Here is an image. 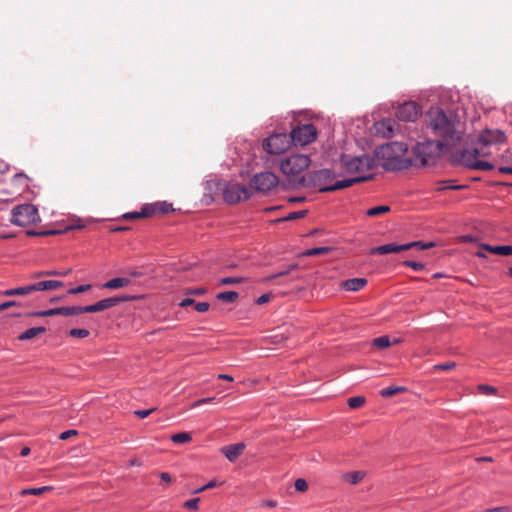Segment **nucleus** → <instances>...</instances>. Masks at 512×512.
Returning a JSON list of instances; mask_svg holds the SVG:
<instances>
[{"label": "nucleus", "mask_w": 512, "mask_h": 512, "mask_svg": "<svg viewBox=\"0 0 512 512\" xmlns=\"http://www.w3.org/2000/svg\"><path fill=\"white\" fill-rule=\"evenodd\" d=\"M507 137L500 129H485L478 136L477 143L480 147L465 149L460 156V163L464 166L482 171H490L494 165L482 160L481 158L490 156L491 152L488 150L490 146H499L505 143Z\"/></svg>", "instance_id": "nucleus-1"}, {"label": "nucleus", "mask_w": 512, "mask_h": 512, "mask_svg": "<svg viewBox=\"0 0 512 512\" xmlns=\"http://www.w3.org/2000/svg\"><path fill=\"white\" fill-rule=\"evenodd\" d=\"M427 127L435 136L441 137V141L446 146H455L462 138L459 122L448 117L440 109H433L429 112Z\"/></svg>", "instance_id": "nucleus-2"}, {"label": "nucleus", "mask_w": 512, "mask_h": 512, "mask_svg": "<svg viewBox=\"0 0 512 512\" xmlns=\"http://www.w3.org/2000/svg\"><path fill=\"white\" fill-rule=\"evenodd\" d=\"M370 178L371 176H356L330 184L334 179L333 172L329 169H321L307 173L303 176L302 183L305 186L317 188L320 192H331L348 188L355 183L368 181Z\"/></svg>", "instance_id": "nucleus-3"}, {"label": "nucleus", "mask_w": 512, "mask_h": 512, "mask_svg": "<svg viewBox=\"0 0 512 512\" xmlns=\"http://www.w3.org/2000/svg\"><path fill=\"white\" fill-rule=\"evenodd\" d=\"M342 167L347 173H357L358 176H371L372 174H366L374 167H376V159L367 154L361 156H350L342 155L340 158Z\"/></svg>", "instance_id": "nucleus-4"}, {"label": "nucleus", "mask_w": 512, "mask_h": 512, "mask_svg": "<svg viewBox=\"0 0 512 512\" xmlns=\"http://www.w3.org/2000/svg\"><path fill=\"white\" fill-rule=\"evenodd\" d=\"M444 146L446 145L440 140L419 142L414 147V154L421 165H427L441 154Z\"/></svg>", "instance_id": "nucleus-5"}, {"label": "nucleus", "mask_w": 512, "mask_h": 512, "mask_svg": "<svg viewBox=\"0 0 512 512\" xmlns=\"http://www.w3.org/2000/svg\"><path fill=\"white\" fill-rule=\"evenodd\" d=\"M407 150V144L402 142H393L391 144H387L384 147H381L378 153L386 158V162L384 164L386 169L399 170L405 166L403 165V161L398 156H394V154H405Z\"/></svg>", "instance_id": "nucleus-6"}, {"label": "nucleus", "mask_w": 512, "mask_h": 512, "mask_svg": "<svg viewBox=\"0 0 512 512\" xmlns=\"http://www.w3.org/2000/svg\"><path fill=\"white\" fill-rule=\"evenodd\" d=\"M40 221L37 208L32 204H22L12 210L11 222L18 226H28Z\"/></svg>", "instance_id": "nucleus-7"}, {"label": "nucleus", "mask_w": 512, "mask_h": 512, "mask_svg": "<svg viewBox=\"0 0 512 512\" xmlns=\"http://www.w3.org/2000/svg\"><path fill=\"white\" fill-rule=\"evenodd\" d=\"M311 160L309 156L303 154H294L280 163V170L287 176H296L309 167Z\"/></svg>", "instance_id": "nucleus-8"}, {"label": "nucleus", "mask_w": 512, "mask_h": 512, "mask_svg": "<svg viewBox=\"0 0 512 512\" xmlns=\"http://www.w3.org/2000/svg\"><path fill=\"white\" fill-rule=\"evenodd\" d=\"M293 143L291 132L277 133L266 138L263 142V148L270 154H281L288 150Z\"/></svg>", "instance_id": "nucleus-9"}, {"label": "nucleus", "mask_w": 512, "mask_h": 512, "mask_svg": "<svg viewBox=\"0 0 512 512\" xmlns=\"http://www.w3.org/2000/svg\"><path fill=\"white\" fill-rule=\"evenodd\" d=\"M279 183L278 177L272 172H261L255 174L250 181V189L266 194L276 188Z\"/></svg>", "instance_id": "nucleus-10"}, {"label": "nucleus", "mask_w": 512, "mask_h": 512, "mask_svg": "<svg viewBox=\"0 0 512 512\" xmlns=\"http://www.w3.org/2000/svg\"><path fill=\"white\" fill-rule=\"evenodd\" d=\"M251 189L238 184L228 183L223 188V198L229 204H235L243 200H247L251 197Z\"/></svg>", "instance_id": "nucleus-11"}, {"label": "nucleus", "mask_w": 512, "mask_h": 512, "mask_svg": "<svg viewBox=\"0 0 512 512\" xmlns=\"http://www.w3.org/2000/svg\"><path fill=\"white\" fill-rule=\"evenodd\" d=\"M433 246H434L433 242H430L427 244H422L419 241L410 242V243H406V244H402V245H398L395 243H389V244H385V245H381V246L372 248L370 250V254L385 255V254H390V253H399V252L406 251V250H409V249L415 248V247L423 250V249H428Z\"/></svg>", "instance_id": "nucleus-12"}, {"label": "nucleus", "mask_w": 512, "mask_h": 512, "mask_svg": "<svg viewBox=\"0 0 512 512\" xmlns=\"http://www.w3.org/2000/svg\"><path fill=\"white\" fill-rule=\"evenodd\" d=\"M291 137L295 145H308L316 139L317 129L313 124L299 125L292 129Z\"/></svg>", "instance_id": "nucleus-13"}, {"label": "nucleus", "mask_w": 512, "mask_h": 512, "mask_svg": "<svg viewBox=\"0 0 512 512\" xmlns=\"http://www.w3.org/2000/svg\"><path fill=\"white\" fill-rule=\"evenodd\" d=\"M131 299H133V297H130V296H122V297L114 296V297H109V298H106V299H102V300L96 302L95 304L84 306V310H85L86 313L101 312V311L110 309L112 307H115L116 305H118L121 302L129 301Z\"/></svg>", "instance_id": "nucleus-14"}, {"label": "nucleus", "mask_w": 512, "mask_h": 512, "mask_svg": "<svg viewBox=\"0 0 512 512\" xmlns=\"http://www.w3.org/2000/svg\"><path fill=\"white\" fill-rule=\"evenodd\" d=\"M420 114L419 107L414 102H406L397 109L396 116L401 121L413 122Z\"/></svg>", "instance_id": "nucleus-15"}, {"label": "nucleus", "mask_w": 512, "mask_h": 512, "mask_svg": "<svg viewBox=\"0 0 512 512\" xmlns=\"http://www.w3.org/2000/svg\"><path fill=\"white\" fill-rule=\"evenodd\" d=\"M399 125L392 119H383L374 124L375 133L383 138H391L395 135V131Z\"/></svg>", "instance_id": "nucleus-16"}, {"label": "nucleus", "mask_w": 512, "mask_h": 512, "mask_svg": "<svg viewBox=\"0 0 512 512\" xmlns=\"http://www.w3.org/2000/svg\"><path fill=\"white\" fill-rule=\"evenodd\" d=\"M245 449L244 443H236L228 446H224L221 448V452L225 455V457L230 461H236L240 455L243 453Z\"/></svg>", "instance_id": "nucleus-17"}, {"label": "nucleus", "mask_w": 512, "mask_h": 512, "mask_svg": "<svg viewBox=\"0 0 512 512\" xmlns=\"http://www.w3.org/2000/svg\"><path fill=\"white\" fill-rule=\"evenodd\" d=\"M34 292H36L35 291V286H34V283H31V284H28V285H25V286H22V287L7 289L5 291H2L1 295L2 296H6V297H10V296H27V295H30V294H32Z\"/></svg>", "instance_id": "nucleus-18"}, {"label": "nucleus", "mask_w": 512, "mask_h": 512, "mask_svg": "<svg viewBox=\"0 0 512 512\" xmlns=\"http://www.w3.org/2000/svg\"><path fill=\"white\" fill-rule=\"evenodd\" d=\"M480 248L482 250H486L490 253L502 255V256H509L512 255V246L510 245H501V246H492L486 243L480 244Z\"/></svg>", "instance_id": "nucleus-19"}, {"label": "nucleus", "mask_w": 512, "mask_h": 512, "mask_svg": "<svg viewBox=\"0 0 512 512\" xmlns=\"http://www.w3.org/2000/svg\"><path fill=\"white\" fill-rule=\"evenodd\" d=\"M35 291L56 290L63 286V282L57 280H44L34 283Z\"/></svg>", "instance_id": "nucleus-20"}, {"label": "nucleus", "mask_w": 512, "mask_h": 512, "mask_svg": "<svg viewBox=\"0 0 512 512\" xmlns=\"http://www.w3.org/2000/svg\"><path fill=\"white\" fill-rule=\"evenodd\" d=\"M367 284L365 278L348 279L342 283V287L347 291H359Z\"/></svg>", "instance_id": "nucleus-21"}, {"label": "nucleus", "mask_w": 512, "mask_h": 512, "mask_svg": "<svg viewBox=\"0 0 512 512\" xmlns=\"http://www.w3.org/2000/svg\"><path fill=\"white\" fill-rule=\"evenodd\" d=\"M152 215H153V208L147 207V205H145L144 207H142L140 212L125 213L122 216V218L126 219V220H134V219H139V218H147Z\"/></svg>", "instance_id": "nucleus-22"}, {"label": "nucleus", "mask_w": 512, "mask_h": 512, "mask_svg": "<svg viewBox=\"0 0 512 512\" xmlns=\"http://www.w3.org/2000/svg\"><path fill=\"white\" fill-rule=\"evenodd\" d=\"M131 283L130 279L124 277L113 278L103 284L106 289H118L127 287Z\"/></svg>", "instance_id": "nucleus-23"}, {"label": "nucleus", "mask_w": 512, "mask_h": 512, "mask_svg": "<svg viewBox=\"0 0 512 512\" xmlns=\"http://www.w3.org/2000/svg\"><path fill=\"white\" fill-rule=\"evenodd\" d=\"M365 475L364 471H351L343 474L342 479L351 485H356L364 479Z\"/></svg>", "instance_id": "nucleus-24"}, {"label": "nucleus", "mask_w": 512, "mask_h": 512, "mask_svg": "<svg viewBox=\"0 0 512 512\" xmlns=\"http://www.w3.org/2000/svg\"><path fill=\"white\" fill-rule=\"evenodd\" d=\"M46 329L45 327H33L29 328L25 332L19 335V340H30L38 336L39 334L45 333Z\"/></svg>", "instance_id": "nucleus-25"}, {"label": "nucleus", "mask_w": 512, "mask_h": 512, "mask_svg": "<svg viewBox=\"0 0 512 512\" xmlns=\"http://www.w3.org/2000/svg\"><path fill=\"white\" fill-rule=\"evenodd\" d=\"M400 340L399 339H394L393 342L390 341V338L386 335H383V336H380V337H377L373 340V346L376 347V348H379V349H385L387 347H389L390 345L392 344H397L399 343Z\"/></svg>", "instance_id": "nucleus-26"}, {"label": "nucleus", "mask_w": 512, "mask_h": 512, "mask_svg": "<svg viewBox=\"0 0 512 512\" xmlns=\"http://www.w3.org/2000/svg\"><path fill=\"white\" fill-rule=\"evenodd\" d=\"M407 390L404 386H389L380 391V395L385 398L392 397L396 394L405 392Z\"/></svg>", "instance_id": "nucleus-27"}, {"label": "nucleus", "mask_w": 512, "mask_h": 512, "mask_svg": "<svg viewBox=\"0 0 512 512\" xmlns=\"http://www.w3.org/2000/svg\"><path fill=\"white\" fill-rule=\"evenodd\" d=\"M147 207L153 208V215L165 214L172 210V205L166 202L150 204Z\"/></svg>", "instance_id": "nucleus-28"}, {"label": "nucleus", "mask_w": 512, "mask_h": 512, "mask_svg": "<svg viewBox=\"0 0 512 512\" xmlns=\"http://www.w3.org/2000/svg\"><path fill=\"white\" fill-rule=\"evenodd\" d=\"M83 313H86L84 306L60 307V315L62 316H73Z\"/></svg>", "instance_id": "nucleus-29"}, {"label": "nucleus", "mask_w": 512, "mask_h": 512, "mask_svg": "<svg viewBox=\"0 0 512 512\" xmlns=\"http://www.w3.org/2000/svg\"><path fill=\"white\" fill-rule=\"evenodd\" d=\"M191 439H192V436L188 432L177 433V434L172 435V437H171V440L175 444H185V443L190 442Z\"/></svg>", "instance_id": "nucleus-30"}, {"label": "nucleus", "mask_w": 512, "mask_h": 512, "mask_svg": "<svg viewBox=\"0 0 512 512\" xmlns=\"http://www.w3.org/2000/svg\"><path fill=\"white\" fill-rule=\"evenodd\" d=\"M330 251H331V248L327 247V246L316 247V248L307 249L306 251L303 252V255L304 256L324 255V254L329 253Z\"/></svg>", "instance_id": "nucleus-31"}, {"label": "nucleus", "mask_w": 512, "mask_h": 512, "mask_svg": "<svg viewBox=\"0 0 512 512\" xmlns=\"http://www.w3.org/2000/svg\"><path fill=\"white\" fill-rule=\"evenodd\" d=\"M390 211V207L387 205H381L377 207L370 208L367 210L366 215L369 217H376L382 214H385Z\"/></svg>", "instance_id": "nucleus-32"}, {"label": "nucleus", "mask_w": 512, "mask_h": 512, "mask_svg": "<svg viewBox=\"0 0 512 512\" xmlns=\"http://www.w3.org/2000/svg\"><path fill=\"white\" fill-rule=\"evenodd\" d=\"M238 296H239L238 293L235 291H225V292L219 293L217 295V299L224 301V302L232 303L237 300Z\"/></svg>", "instance_id": "nucleus-33"}, {"label": "nucleus", "mask_w": 512, "mask_h": 512, "mask_svg": "<svg viewBox=\"0 0 512 512\" xmlns=\"http://www.w3.org/2000/svg\"><path fill=\"white\" fill-rule=\"evenodd\" d=\"M51 489H52V487H50V486H43V487H39V488H29V489L21 490L20 494L21 495L38 496V495L43 494L45 491H49Z\"/></svg>", "instance_id": "nucleus-34"}, {"label": "nucleus", "mask_w": 512, "mask_h": 512, "mask_svg": "<svg viewBox=\"0 0 512 512\" xmlns=\"http://www.w3.org/2000/svg\"><path fill=\"white\" fill-rule=\"evenodd\" d=\"M365 398L363 396H355L348 399V406L352 409H357L365 404Z\"/></svg>", "instance_id": "nucleus-35"}, {"label": "nucleus", "mask_w": 512, "mask_h": 512, "mask_svg": "<svg viewBox=\"0 0 512 512\" xmlns=\"http://www.w3.org/2000/svg\"><path fill=\"white\" fill-rule=\"evenodd\" d=\"M29 315L37 316V317H51V316H55V315H60V307L45 310V311L35 312V313L29 314Z\"/></svg>", "instance_id": "nucleus-36"}, {"label": "nucleus", "mask_w": 512, "mask_h": 512, "mask_svg": "<svg viewBox=\"0 0 512 512\" xmlns=\"http://www.w3.org/2000/svg\"><path fill=\"white\" fill-rule=\"evenodd\" d=\"M456 367V363L455 362H446V363H443V364H437V365H434L432 367V371L433 372H437V371H449V370H452Z\"/></svg>", "instance_id": "nucleus-37"}, {"label": "nucleus", "mask_w": 512, "mask_h": 512, "mask_svg": "<svg viewBox=\"0 0 512 512\" xmlns=\"http://www.w3.org/2000/svg\"><path fill=\"white\" fill-rule=\"evenodd\" d=\"M199 502L200 498L189 499L183 503V507L191 511H197L199 508Z\"/></svg>", "instance_id": "nucleus-38"}, {"label": "nucleus", "mask_w": 512, "mask_h": 512, "mask_svg": "<svg viewBox=\"0 0 512 512\" xmlns=\"http://www.w3.org/2000/svg\"><path fill=\"white\" fill-rule=\"evenodd\" d=\"M90 332L87 329L74 328L69 331V335L75 338H85L89 336Z\"/></svg>", "instance_id": "nucleus-39"}, {"label": "nucleus", "mask_w": 512, "mask_h": 512, "mask_svg": "<svg viewBox=\"0 0 512 512\" xmlns=\"http://www.w3.org/2000/svg\"><path fill=\"white\" fill-rule=\"evenodd\" d=\"M477 388L484 395H495L497 392V389L491 385L480 384Z\"/></svg>", "instance_id": "nucleus-40"}, {"label": "nucleus", "mask_w": 512, "mask_h": 512, "mask_svg": "<svg viewBox=\"0 0 512 512\" xmlns=\"http://www.w3.org/2000/svg\"><path fill=\"white\" fill-rule=\"evenodd\" d=\"M244 281V278L242 277H225L220 279L219 283L221 285H232V284H239Z\"/></svg>", "instance_id": "nucleus-41"}, {"label": "nucleus", "mask_w": 512, "mask_h": 512, "mask_svg": "<svg viewBox=\"0 0 512 512\" xmlns=\"http://www.w3.org/2000/svg\"><path fill=\"white\" fill-rule=\"evenodd\" d=\"M294 487L299 492H305L308 489V483L305 479L299 478L295 481Z\"/></svg>", "instance_id": "nucleus-42"}, {"label": "nucleus", "mask_w": 512, "mask_h": 512, "mask_svg": "<svg viewBox=\"0 0 512 512\" xmlns=\"http://www.w3.org/2000/svg\"><path fill=\"white\" fill-rule=\"evenodd\" d=\"M91 289V285L90 284H84V285H80V286H77L75 288H72L68 291L69 294L71 295H76V294H80V293H83V292H86L88 290Z\"/></svg>", "instance_id": "nucleus-43"}, {"label": "nucleus", "mask_w": 512, "mask_h": 512, "mask_svg": "<svg viewBox=\"0 0 512 512\" xmlns=\"http://www.w3.org/2000/svg\"><path fill=\"white\" fill-rule=\"evenodd\" d=\"M403 264L405 266H408V267H411L412 269L416 270V271H420V270H423L424 269V264L420 263V262H415V261H411V260H406L403 262Z\"/></svg>", "instance_id": "nucleus-44"}, {"label": "nucleus", "mask_w": 512, "mask_h": 512, "mask_svg": "<svg viewBox=\"0 0 512 512\" xmlns=\"http://www.w3.org/2000/svg\"><path fill=\"white\" fill-rule=\"evenodd\" d=\"M216 486H218L217 481L216 480H211L206 485L196 489L193 493L194 494L201 493V492H204V491H206L208 489L214 488Z\"/></svg>", "instance_id": "nucleus-45"}, {"label": "nucleus", "mask_w": 512, "mask_h": 512, "mask_svg": "<svg viewBox=\"0 0 512 512\" xmlns=\"http://www.w3.org/2000/svg\"><path fill=\"white\" fill-rule=\"evenodd\" d=\"M154 410H155V408H151V409H147V410H136L134 412V414L137 417H139L140 419H144V418L148 417Z\"/></svg>", "instance_id": "nucleus-46"}, {"label": "nucleus", "mask_w": 512, "mask_h": 512, "mask_svg": "<svg viewBox=\"0 0 512 512\" xmlns=\"http://www.w3.org/2000/svg\"><path fill=\"white\" fill-rule=\"evenodd\" d=\"M307 211L303 210V211H298V212H291L286 218L285 220H294V219H298V218H302L306 215Z\"/></svg>", "instance_id": "nucleus-47"}, {"label": "nucleus", "mask_w": 512, "mask_h": 512, "mask_svg": "<svg viewBox=\"0 0 512 512\" xmlns=\"http://www.w3.org/2000/svg\"><path fill=\"white\" fill-rule=\"evenodd\" d=\"M15 306H19V303L17 301H6V302H3L0 304V312L8 309V308H11V307H15Z\"/></svg>", "instance_id": "nucleus-48"}, {"label": "nucleus", "mask_w": 512, "mask_h": 512, "mask_svg": "<svg viewBox=\"0 0 512 512\" xmlns=\"http://www.w3.org/2000/svg\"><path fill=\"white\" fill-rule=\"evenodd\" d=\"M289 274V270H283L281 272H278L276 274H273V275H270L266 278L263 279V282H269L271 281L272 279H275V278H278V277H282V276H286Z\"/></svg>", "instance_id": "nucleus-49"}, {"label": "nucleus", "mask_w": 512, "mask_h": 512, "mask_svg": "<svg viewBox=\"0 0 512 512\" xmlns=\"http://www.w3.org/2000/svg\"><path fill=\"white\" fill-rule=\"evenodd\" d=\"M209 307H210V305L207 302H199L195 305L196 311H198L200 313H204V312L208 311Z\"/></svg>", "instance_id": "nucleus-50"}, {"label": "nucleus", "mask_w": 512, "mask_h": 512, "mask_svg": "<svg viewBox=\"0 0 512 512\" xmlns=\"http://www.w3.org/2000/svg\"><path fill=\"white\" fill-rule=\"evenodd\" d=\"M77 434H78V432H77L76 430H67V431L62 432V433L60 434L59 438H60L61 440H67V439H69L70 437L75 436V435H77Z\"/></svg>", "instance_id": "nucleus-51"}, {"label": "nucleus", "mask_w": 512, "mask_h": 512, "mask_svg": "<svg viewBox=\"0 0 512 512\" xmlns=\"http://www.w3.org/2000/svg\"><path fill=\"white\" fill-rule=\"evenodd\" d=\"M502 160L503 162L512 165V150L508 149L505 151L504 154H502Z\"/></svg>", "instance_id": "nucleus-52"}, {"label": "nucleus", "mask_w": 512, "mask_h": 512, "mask_svg": "<svg viewBox=\"0 0 512 512\" xmlns=\"http://www.w3.org/2000/svg\"><path fill=\"white\" fill-rule=\"evenodd\" d=\"M215 400L214 397H209V398H202V399H199L197 401H195L193 404H192V407H198L202 404H206V403H211Z\"/></svg>", "instance_id": "nucleus-53"}, {"label": "nucleus", "mask_w": 512, "mask_h": 512, "mask_svg": "<svg viewBox=\"0 0 512 512\" xmlns=\"http://www.w3.org/2000/svg\"><path fill=\"white\" fill-rule=\"evenodd\" d=\"M509 511H510L509 507L501 506V507H495V508H491V509H485L482 512H509Z\"/></svg>", "instance_id": "nucleus-54"}, {"label": "nucleus", "mask_w": 512, "mask_h": 512, "mask_svg": "<svg viewBox=\"0 0 512 512\" xmlns=\"http://www.w3.org/2000/svg\"><path fill=\"white\" fill-rule=\"evenodd\" d=\"M271 295L270 294H263L261 295L257 300L256 303L259 305L265 304L270 301Z\"/></svg>", "instance_id": "nucleus-55"}, {"label": "nucleus", "mask_w": 512, "mask_h": 512, "mask_svg": "<svg viewBox=\"0 0 512 512\" xmlns=\"http://www.w3.org/2000/svg\"><path fill=\"white\" fill-rule=\"evenodd\" d=\"M206 292L204 288H197V289H189L186 291V294L189 295H202Z\"/></svg>", "instance_id": "nucleus-56"}, {"label": "nucleus", "mask_w": 512, "mask_h": 512, "mask_svg": "<svg viewBox=\"0 0 512 512\" xmlns=\"http://www.w3.org/2000/svg\"><path fill=\"white\" fill-rule=\"evenodd\" d=\"M261 507H270V508H274L277 506V501L275 500H264L261 502L260 504Z\"/></svg>", "instance_id": "nucleus-57"}, {"label": "nucleus", "mask_w": 512, "mask_h": 512, "mask_svg": "<svg viewBox=\"0 0 512 512\" xmlns=\"http://www.w3.org/2000/svg\"><path fill=\"white\" fill-rule=\"evenodd\" d=\"M58 233H60V232L56 231V230H48V231H44L41 233L28 232L29 235H54V234H58Z\"/></svg>", "instance_id": "nucleus-58"}, {"label": "nucleus", "mask_w": 512, "mask_h": 512, "mask_svg": "<svg viewBox=\"0 0 512 512\" xmlns=\"http://www.w3.org/2000/svg\"><path fill=\"white\" fill-rule=\"evenodd\" d=\"M460 241H462V242H475L476 241V237L471 235V234L463 235V236L460 237Z\"/></svg>", "instance_id": "nucleus-59"}, {"label": "nucleus", "mask_w": 512, "mask_h": 512, "mask_svg": "<svg viewBox=\"0 0 512 512\" xmlns=\"http://www.w3.org/2000/svg\"><path fill=\"white\" fill-rule=\"evenodd\" d=\"M195 301L192 298H185L180 302L181 307H188L190 305H193Z\"/></svg>", "instance_id": "nucleus-60"}, {"label": "nucleus", "mask_w": 512, "mask_h": 512, "mask_svg": "<svg viewBox=\"0 0 512 512\" xmlns=\"http://www.w3.org/2000/svg\"><path fill=\"white\" fill-rule=\"evenodd\" d=\"M8 165L4 162H0V181L2 180L3 175L7 172Z\"/></svg>", "instance_id": "nucleus-61"}, {"label": "nucleus", "mask_w": 512, "mask_h": 512, "mask_svg": "<svg viewBox=\"0 0 512 512\" xmlns=\"http://www.w3.org/2000/svg\"><path fill=\"white\" fill-rule=\"evenodd\" d=\"M160 478L166 483H170L172 481L171 475L167 472H162L160 474Z\"/></svg>", "instance_id": "nucleus-62"}, {"label": "nucleus", "mask_w": 512, "mask_h": 512, "mask_svg": "<svg viewBox=\"0 0 512 512\" xmlns=\"http://www.w3.org/2000/svg\"><path fill=\"white\" fill-rule=\"evenodd\" d=\"M498 171L500 173L512 174V167H510V166H502V167H499Z\"/></svg>", "instance_id": "nucleus-63"}, {"label": "nucleus", "mask_w": 512, "mask_h": 512, "mask_svg": "<svg viewBox=\"0 0 512 512\" xmlns=\"http://www.w3.org/2000/svg\"><path fill=\"white\" fill-rule=\"evenodd\" d=\"M32 278H41V277H47L46 275V270L44 271H39V272H35L32 274L31 276Z\"/></svg>", "instance_id": "nucleus-64"}]
</instances>
